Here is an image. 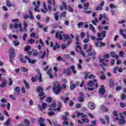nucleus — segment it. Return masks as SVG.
I'll return each instance as SVG.
<instances>
[{"mask_svg": "<svg viewBox=\"0 0 126 126\" xmlns=\"http://www.w3.org/2000/svg\"><path fill=\"white\" fill-rule=\"evenodd\" d=\"M63 37L64 42L67 40L68 44L70 43V38L68 35L64 34L63 32H57L56 34V38H58L60 40H63Z\"/></svg>", "mask_w": 126, "mask_h": 126, "instance_id": "f257e3e1", "label": "nucleus"}, {"mask_svg": "<svg viewBox=\"0 0 126 126\" xmlns=\"http://www.w3.org/2000/svg\"><path fill=\"white\" fill-rule=\"evenodd\" d=\"M54 84L53 92L55 93L56 95H58L62 91V87L58 82H55Z\"/></svg>", "mask_w": 126, "mask_h": 126, "instance_id": "f03ea898", "label": "nucleus"}, {"mask_svg": "<svg viewBox=\"0 0 126 126\" xmlns=\"http://www.w3.org/2000/svg\"><path fill=\"white\" fill-rule=\"evenodd\" d=\"M14 28L15 29H17L19 28V31L20 32H22V24L21 23H15L11 24L10 25V29H13Z\"/></svg>", "mask_w": 126, "mask_h": 126, "instance_id": "7ed1b4c3", "label": "nucleus"}, {"mask_svg": "<svg viewBox=\"0 0 126 126\" xmlns=\"http://www.w3.org/2000/svg\"><path fill=\"white\" fill-rule=\"evenodd\" d=\"M57 107V104L56 102L53 101L52 104L50 105L49 108L48 109L49 111H52L54 110L55 111H60L61 110V107H59L58 108H55Z\"/></svg>", "mask_w": 126, "mask_h": 126, "instance_id": "20e7f679", "label": "nucleus"}, {"mask_svg": "<svg viewBox=\"0 0 126 126\" xmlns=\"http://www.w3.org/2000/svg\"><path fill=\"white\" fill-rule=\"evenodd\" d=\"M87 86L88 87H93V86H95L96 88L98 87L97 80H94V81H89L87 83Z\"/></svg>", "mask_w": 126, "mask_h": 126, "instance_id": "39448f33", "label": "nucleus"}, {"mask_svg": "<svg viewBox=\"0 0 126 126\" xmlns=\"http://www.w3.org/2000/svg\"><path fill=\"white\" fill-rule=\"evenodd\" d=\"M37 91H38L39 93V96L40 100H43L44 98H45V93L43 92V89L41 87H38L37 89Z\"/></svg>", "mask_w": 126, "mask_h": 126, "instance_id": "423d86ee", "label": "nucleus"}, {"mask_svg": "<svg viewBox=\"0 0 126 126\" xmlns=\"http://www.w3.org/2000/svg\"><path fill=\"white\" fill-rule=\"evenodd\" d=\"M10 55V62L12 63L13 62V58H15V51L14 48H11L9 50Z\"/></svg>", "mask_w": 126, "mask_h": 126, "instance_id": "0eeeda50", "label": "nucleus"}, {"mask_svg": "<svg viewBox=\"0 0 126 126\" xmlns=\"http://www.w3.org/2000/svg\"><path fill=\"white\" fill-rule=\"evenodd\" d=\"M98 38H96L97 41H102L103 40V38L104 37H106V32H98L97 33Z\"/></svg>", "mask_w": 126, "mask_h": 126, "instance_id": "6e6552de", "label": "nucleus"}, {"mask_svg": "<svg viewBox=\"0 0 126 126\" xmlns=\"http://www.w3.org/2000/svg\"><path fill=\"white\" fill-rule=\"evenodd\" d=\"M87 78H89V79L96 78V76L93 74H90V73H89V72H87L85 74V79H87Z\"/></svg>", "mask_w": 126, "mask_h": 126, "instance_id": "1a4fd4ad", "label": "nucleus"}, {"mask_svg": "<svg viewBox=\"0 0 126 126\" xmlns=\"http://www.w3.org/2000/svg\"><path fill=\"white\" fill-rule=\"evenodd\" d=\"M37 5L36 4V2L33 1L32 2V4H33V5H35V7H34V11H36L37 12H39L40 11V10H39L38 9L40 7V1H37Z\"/></svg>", "mask_w": 126, "mask_h": 126, "instance_id": "9d476101", "label": "nucleus"}, {"mask_svg": "<svg viewBox=\"0 0 126 126\" xmlns=\"http://www.w3.org/2000/svg\"><path fill=\"white\" fill-rule=\"evenodd\" d=\"M88 106L89 109L92 110H95V108H96V105H95V104L92 101L89 102Z\"/></svg>", "mask_w": 126, "mask_h": 126, "instance_id": "9b49d317", "label": "nucleus"}, {"mask_svg": "<svg viewBox=\"0 0 126 126\" xmlns=\"http://www.w3.org/2000/svg\"><path fill=\"white\" fill-rule=\"evenodd\" d=\"M99 62L100 63V64H99L100 66H104L107 65L106 63L108 62V60L105 59H99Z\"/></svg>", "mask_w": 126, "mask_h": 126, "instance_id": "f8f14e48", "label": "nucleus"}, {"mask_svg": "<svg viewBox=\"0 0 126 126\" xmlns=\"http://www.w3.org/2000/svg\"><path fill=\"white\" fill-rule=\"evenodd\" d=\"M119 116L121 118V119L119 120V124H126V121L125 120V117L123 116L122 113H119Z\"/></svg>", "mask_w": 126, "mask_h": 126, "instance_id": "ddd939ff", "label": "nucleus"}, {"mask_svg": "<svg viewBox=\"0 0 126 126\" xmlns=\"http://www.w3.org/2000/svg\"><path fill=\"white\" fill-rule=\"evenodd\" d=\"M63 72L64 74H67V75H70V74H71V72H70V70H69V68H63Z\"/></svg>", "mask_w": 126, "mask_h": 126, "instance_id": "4468645a", "label": "nucleus"}, {"mask_svg": "<svg viewBox=\"0 0 126 126\" xmlns=\"http://www.w3.org/2000/svg\"><path fill=\"white\" fill-rule=\"evenodd\" d=\"M39 110L43 111V110H45L46 108H47V103H42V106L39 105Z\"/></svg>", "mask_w": 126, "mask_h": 126, "instance_id": "2eb2a0df", "label": "nucleus"}, {"mask_svg": "<svg viewBox=\"0 0 126 126\" xmlns=\"http://www.w3.org/2000/svg\"><path fill=\"white\" fill-rule=\"evenodd\" d=\"M99 92L100 94L103 95V94H105V86H101V88L99 90Z\"/></svg>", "mask_w": 126, "mask_h": 126, "instance_id": "dca6fc26", "label": "nucleus"}, {"mask_svg": "<svg viewBox=\"0 0 126 126\" xmlns=\"http://www.w3.org/2000/svg\"><path fill=\"white\" fill-rule=\"evenodd\" d=\"M95 45L96 47L101 48V47H104L106 46V43L104 42H96L95 43Z\"/></svg>", "mask_w": 126, "mask_h": 126, "instance_id": "f3484780", "label": "nucleus"}, {"mask_svg": "<svg viewBox=\"0 0 126 126\" xmlns=\"http://www.w3.org/2000/svg\"><path fill=\"white\" fill-rule=\"evenodd\" d=\"M41 11L43 12V13H47V11H48V8H47V6L45 3H43V9L41 8Z\"/></svg>", "mask_w": 126, "mask_h": 126, "instance_id": "a211bd4d", "label": "nucleus"}, {"mask_svg": "<svg viewBox=\"0 0 126 126\" xmlns=\"http://www.w3.org/2000/svg\"><path fill=\"white\" fill-rule=\"evenodd\" d=\"M25 59L27 60L30 63H34L36 62L35 60H31V58H28V57L27 56H26L25 57Z\"/></svg>", "mask_w": 126, "mask_h": 126, "instance_id": "6ab92c4d", "label": "nucleus"}, {"mask_svg": "<svg viewBox=\"0 0 126 126\" xmlns=\"http://www.w3.org/2000/svg\"><path fill=\"white\" fill-rule=\"evenodd\" d=\"M88 9V7H85L84 13H86L87 14H91L92 13V10L87 11Z\"/></svg>", "mask_w": 126, "mask_h": 126, "instance_id": "aec40b11", "label": "nucleus"}, {"mask_svg": "<svg viewBox=\"0 0 126 126\" xmlns=\"http://www.w3.org/2000/svg\"><path fill=\"white\" fill-rule=\"evenodd\" d=\"M66 15V11L63 12L60 14V19H62L63 17V18H65Z\"/></svg>", "mask_w": 126, "mask_h": 126, "instance_id": "412c9836", "label": "nucleus"}, {"mask_svg": "<svg viewBox=\"0 0 126 126\" xmlns=\"http://www.w3.org/2000/svg\"><path fill=\"white\" fill-rule=\"evenodd\" d=\"M31 38H36V39H38L39 38V35H36V34L34 32H32L30 35Z\"/></svg>", "mask_w": 126, "mask_h": 126, "instance_id": "4be33fe9", "label": "nucleus"}, {"mask_svg": "<svg viewBox=\"0 0 126 126\" xmlns=\"http://www.w3.org/2000/svg\"><path fill=\"white\" fill-rule=\"evenodd\" d=\"M91 52V47L86 51V53H88L89 56H94L95 55V52L93 53H90Z\"/></svg>", "mask_w": 126, "mask_h": 126, "instance_id": "5701e85b", "label": "nucleus"}, {"mask_svg": "<svg viewBox=\"0 0 126 126\" xmlns=\"http://www.w3.org/2000/svg\"><path fill=\"white\" fill-rule=\"evenodd\" d=\"M39 125L40 126H45V124H44V119L42 118L39 119Z\"/></svg>", "mask_w": 126, "mask_h": 126, "instance_id": "b1692460", "label": "nucleus"}, {"mask_svg": "<svg viewBox=\"0 0 126 126\" xmlns=\"http://www.w3.org/2000/svg\"><path fill=\"white\" fill-rule=\"evenodd\" d=\"M7 82V80H3L1 85H0V87H4L5 85H6V83Z\"/></svg>", "mask_w": 126, "mask_h": 126, "instance_id": "393cba45", "label": "nucleus"}, {"mask_svg": "<svg viewBox=\"0 0 126 126\" xmlns=\"http://www.w3.org/2000/svg\"><path fill=\"white\" fill-rule=\"evenodd\" d=\"M29 17L30 19L33 20L34 19V16H33V13H32V11H31V10H29Z\"/></svg>", "mask_w": 126, "mask_h": 126, "instance_id": "a878e982", "label": "nucleus"}, {"mask_svg": "<svg viewBox=\"0 0 126 126\" xmlns=\"http://www.w3.org/2000/svg\"><path fill=\"white\" fill-rule=\"evenodd\" d=\"M48 75H49L50 78H53V74H52V69H49L47 72Z\"/></svg>", "mask_w": 126, "mask_h": 126, "instance_id": "bb28decb", "label": "nucleus"}, {"mask_svg": "<svg viewBox=\"0 0 126 126\" xmlns=\"http://www.w3.org/2000/svg\"><path fill=\"white\" fill-rule=\"evenodd\" d=\"M20 70L23 72H27L28 71V69L26 67H21L20 68Z\"/></svg>", "mask_w": 126, "mask_h": 126, "instance_id": "cd10ccee", "label": "nucleus"}, {"mask_svg": "<svg viewBox=\"0 0 126 126\" xmlns=\"http://www.w3.org/2000/svg\"><path fill=\"white\" fill-rule=\"evenodd\" d=\"M101 109L103 111V112H108L109 111V109L108 108H107L106 106H104L103 105L101 106Z\"/></svg>", "mask_w": 126, "mask_h": 126, "instance_id": "c85d7f7f", "label": "nucleus"}, {"mask_svg": "<svg viewBox=\"0 0 126 126\" xmlns=\"http://www.w3.org/2000/svg\"><path fill=\"white\" fill-rule=\"evenodd\" d=\"M23 25H24V31L25 32H27V29L26 28L28 26V25L26 22H24Z\"/></svg>", "mask_w": 126, "mask_h": 126, "instance_id": "c756f323", "label": "nucleus"}, {"mask_svg": "<svg viewBox=\"0 0 126 126\" xmlns=\"http://www.w3.org/2000/svg\"><path fill=\"white\" fill-rule=\"evenodd\" d=\"M62 4L64 9H65V10H67V6H66V3L65 1H63Z\"/></svg>", "mask_w": 126, "mask_h": 126, "instance_id": "7c9ffc66", "label": "nucleus"}, {"mask_svg": "<svg viewBox=\"0 0 126 126\" xmlns=\"http://www.w3.org/2000/svg\"><path fill=\"white\" fill-rule=\"evenodd\" d=\"M70 68L72 70V72L74 74L76 73V70H75V67L74 65L70 66Z\"/></svg>", "mask_w": 126, "mask_h": 126, "instance_id": "2f4dec72", "label": "nucleus"}, {"mask_svg": "<svg viewBox=\"0 0 126 126\" xmlns=\"http://www.w3.org/2000/svg\"><path fill=\"white\" fill-rule=\"evenodd\" d=\"M24 83L25 85V86L27 89H29L30 88V86H29V84H28V82L26 81V80H24Z\"/></svg>", "mask_w": 126, "mask_h": 126, "instance_id": "473e14b6", "label": "nucleus"}, {"mask_svg": "<svg viewBox=\"0 0 126 126\" xmlns=\"http://www.w3.org/2000/svg\"><path fill=\"white\" fill-rule=\"evenodd\" d=\"M28 43H29V44H34V43H35V40L32 39V38H30V39H29Z\"/></svg>", "mask_w": 126, "mask_h": 126, "instance_id": "72a5a7b5", "label": "nucleus"}, {"mask_svg": "<svg viewBox=\"0 0 126 126\" xmlns=\"http://www.w3.org/2000/svg\"><path fill=\"white\" fill-rule=\"evenodd\" d=\"M7 28V25L6 24V23H3L2 25V28L3 30H6Z\"/></svg>", "mask_w": 126, "mask_h": 126, "instance_id": "f704fd0d", "label": "nucleus"}, {"mask_svg": "<svg viewBox=\"0 0 126 126\" xmlns=\"http://www.w3.org/2000/svg\"><path fill=\"white\" fill-rule=\"evenodd\" d=\"M10 121H11V120L10 119H7L6 120L5 123L4 124V126H9V124L10 123Z\"/></svg>", "mask_w": 126, "mask_h": 126, "instance_id": "c9c22d12", "label": "nucleus"}, {"mask_svg": "<svg viewBox=\"0 0 126 126\" xmlns=\"http://www.w3.org/2000/svg\"><path fill=\"white\" fill-rule=\"evenodd\" d=\"M54 70L55 71L54 75L55 76H57V72H58V70H59V69L58 68V67L57 66L54 67Z\"/></svg>", "mask_w": 126, "mask_h": 126, "instance_id": "e433bc0d", "label": "nucleus"}, {"mask_svg": "<svg viewBox=\"0 0 126 126\" xmlns=\"http://www.w3.org/2000/svg\"><path fill=\"white\" fill-rule=\"evenodd\" d=\"M6 4L8 7H11V6H12V4H11V2L9 1H7Z\"/></svg>", "mask_w": 126, "mask_h": 126, "instance_id": "4c0bfd02", "label": "nucleus"}, {"mask_svg": "<svg viewBox=\"0 0 126 126\" xmlns=\"http://www.w3.org/2000/svg\"><path fill=\"white\" fill-rule=\"evenodd\" d=\"M68 11H70V12H73V8L71 7V6H70V5H68Z\"/></svg>", "mask_w": 126, "mask_h": 126, "instance_id": "58836bf2", "label": "nucleus"}, {"mask_svg": "<svg viewBox=\"0 0 126 126\" xmlns=\"http://www.w3.org/2000/svg\"><path fill=\"white\" fill-rule=\"evenodd\" d=\"M120 34L122 35L124 39H126V32H121Z\"/></svg>", "mask_w": 126, "mask_h": 126, "instance_id": "ea45409f", "label": "nucleus"}, {"mask_svg": "<svg viewBox=\"0 0 126 126\" xmlns=\"http://www.w3.org/2000/svg\"><path fill=\"white\" fill-rule=\"evenodd\" d=\"M62 100H63L64 101V103H67V101H68L69 100V98L68 97H65V99L63 98V97L61 98Z\"/></svg>", "mask_w": 126, "mask_h": 126, "instance_id": "a19ab883", "label": "nucleus"}, {"mask_svg": "<svg viewBox=\"0 0 126 126\" xmlns=\"http://www.w3.org/2000/svg\"><path fill=\"white\" fill-rule=\"evenodd\" d=\"M76 114H77L76 115V118H78L79 117H80V116H82V113H80V112H79L78 111H75Z\"/></svg>", "mask_w": 126, "mask_h": 126, "instance_id": "79ce46f5", "label": "nucleus"}, {"mask_svg": "<svg viewBox=\"0 0 126 126\" xmlns=\"http://www.w3.org/2000/svg\"><path fill=\"white\" fill-rule=\"evenodd\" d=\"M8 37L10 38H14V39H17V36L16 35H8Z\"/></svg>", "mask_w": 126, "mask_h": 126, "instance_id": "37998d69", "label": "nucleus"}, {"mask_svg": "<svg viewBox=\"0 0 126 126\" xmlns=\"http://www.w3.org/2000/svg\"><path fill=\"white\" fill-rule=\"evenodd\" d=\"M110 8H117V5L114 4H109Z\"/></svg>", "mask_w": 126, "mask_h": 126, "instance_id": "c03bdc74", "label": "nucleus"}, {"mask_svg": "<svg viewBox=\"0 0 126 126\" xmlns=\"http://www.w3.org/2000/svg\"><path fill=\"white\" fill-rule=\"evenodd\" d=\"M96 10L99 11V10H102L103 9V7L98 5L95 8Z\"/></svg>", "mask_w": 126, "mask_h": 126, "instance_id": "a18cd8bd", "label": "nucleus"}, {"mask_svg": "<svg viewBox=\"0 0 126 126\" xmlns=\"http://www.w3.org/2000/svg\"><path fill=\"white\" fill-rule=\"evenodd\" d=\"M78 28H81L83 26V22H79L77 24Z\"/></svg>", "mask_w": 126, "mask_h": 126, "instance_id": "49530a36", "label": "nucleus"}, {"mask_svg": "<svg viewBox=\"0 0 126 126\" xmlns=\"http://www.w3.org/2000/svg\"><path fill=\"white\" fill-rule=\"evenodd\" d=\"M90 29L92 30V31H95V28L92 24H90Z\"/></svg>", "mask_w": 126, "mask_h": 126, "instance_id": "de8ad7c7", "label": "nucleus"}, {"mask_svg": "<svg viewBox=\"0 0 126 126\" xmlns=\"http://www.w3.org/2000/svg\"><path fill=\"white\" fill-rule=\"evenodd\" d=\"M57 48H59V43H56V44L53 46V50L56 51Z\"/></svg>", "mask_w": 126, "mask_h": 126, "instance_id": "09e8293b", "label": "nucleus"}, {"mask_svg": "<svg viewBox=\"0 0 126 126\" xmlns=\"http://www.w3.org/2000/svg\"><path fill=\"white\" fill-rule=\"evenodd\" d=\"M82 122H84V123H86L87 124L89 122V119L87 118H84V119H82Z\"/></svg>", "mask_w": 126, "mask_h": 126, "instance_id": "8fccbe9b", "label": "nucleus"}, {"mask_svg": "<svg viewBox=\"0 0 126 126\" xmlns=\"http://www.w3.org/2000/svg\"><path fill=\"white\" fill-rule=\"evenodd\" d=\"M24 124H25V125H26L27 126H29L30 125V122H29V121L25 119L24 120Z\"/></svg>", "mask_w": 126, "mask_h": 126, "instance_id": "3c124183", "label": "nucleus"}, {"mask_svg": "<svg viewBox=\"0 0 126 126\" xmlns=\"http://www.w3.org/2000/svg\"><path fill=\"white\" fill-rule=\"evenodd\" d=\"M48 116L52 117V116H54L55 115V113L53 111H50L47 113Z\"/></svg>", "mask_w": 126, "mask_h": 126, "instance_id": "603ef678", "label": "nucleus"}, {"mask_svg": "<svg viewBox=\"0 0 126 126\" xmlns=\"http://www.w3.org/2000/svg\"><path fill=\"white\" fill-rule=\"evenodd\" d=\"M14 90H15V92H17L18 93V92H19V91H20V87H16V88H15Z\"/></svg>", "mask_w": 126, "mask_h": 126, "instance_id": "864d4df0", "label": "nucleus"}, {"mask_svg": "<svg viewBox=\"0 0 126 126\" xmlns=\"http://www.w3.org/2000/svg\"><path fill=\"white\" fill-rule=\"evenodd\" d=\"M114 86V81L112 79L110 80V87H113Z\"/></svg>", "mask_w": 126, "mask_h": 126, "instance_id": "5fc2aeb1", "label": "nucleus"}, {"mask_svg": "<svg viewBox=\"0 0 126 126\" xmlns=\"http://www.w3.org/2000/svg\"><path fill=\"white\" fill-rule=\"evenodd\" d=\"M13 43L14 44V46L15 47H16V46H18V45H19V42H17V41H16V40L13 41Z\"/></svg>", "mask_w": 126, "mask_h": 126, "instance_id": "6e6d98bb", "label": "nucleus"}, {"mask_svg": "<svg viewBox=\"0 0 126 126\" xmlns=\"http://www.w3.org/2000/svg\"><path fill=\"white\" fill-rule=\"evenodd\" d=\"M76 88V86L75 84H73L70 86L71 90H73Z\"/></svg>", "mask_w": 126, "mask_h": 126, "instance_id": "4d7b16f0", "label": "nucleus"}, {"mask_svg": "<svg viewBox=\"0 0 126 126\" xmlns=\"http://www.w3.org/2000/svg\"><path fill=\"white\" fill-rule=\"evenodd\" d=\"M124 55H125V52L123 51H121L119 52V56L120 57H124Z\"/></svg>", "mask_w": 126, "mask_h": 126, "instance_id": "13d9d810", "label": "nucleus"}, {"mask_svg": "<svg viewBox=\"0 0 126 126\" xmlns=\"http://www.w3.org/2000/svg\"><path fill=\"white\" fill-rule=\"evenodd\" d=\"M67 45H64V44H62L61 45V47L63 49V50H65V49H66V48H67Z\"/></svg>", "mask_w": 126, "mask_h": 126, "instance_id": "bf43d9fd", "label": "nucleus"}, {"mask_svg": "<svg viewBox=\"0 0 126 126\" xmlns=\"http://www.w3.org/2000/svg\"><path fill=\"white\" fill-rule=\"evenodd\" d=\"M119 68V66H116L113 70L114 73H117V71H118V69Z\"/></svg>", "mask_w": 126, "mask_h": 126, "instance_id": "052dcab7", "label": "nucleus"}, {"mask_svg": "<svg viewBox=\"0 0 126 126\" xmlns=\"http://www.w3.org/2000/svg\"><path fill=\"white\" fill-rule=\"evenodd\" d=\"M46 57V51H44L42 55L40 56V59H44Z\"/></svg>", "mask_w": 126, "mask_h": 126, "instance_id": "680f3d73", "label": "nucleus"}, {"mask_svg": "<svg viewBox=\"0 0 126 126\" xmlns=\"http://www.w3.org/2000/svg\"><path fill=\"white\" fill-rule=\"evenodd\" d=\"M12 22H15V23H18L19 22V20L18 19L12 20Z\"/></svg>", "mask_w": 126, "mask_h": 126, "instance_id": "e2e57ef3", "label": "nucleus"}, {"mask_svg": "<svg viewBox=\"0 0 126 126\" xmlns=\"http://www.w3.org/2000/svg\"><path fill=\"white\" fill-rule=\"evenodd\" d=\"M110 55L111 56V57L113 58V59H114L115 56H116V54L114 52H111L110 53Z\"/></svg>", "mask_w": 126, "mask_h": 126, "instance_id": "0e129e2a", "label": "nucleus"}, {"mask_svg": "<svg viewBox=\"0 0 126 126\" xmlns=\"http://www.w3.org/2000/svg\"><path fill=\"white\" fill-rule=\"evenodd\" d=\"M104 19H106L107 21H109V18H108V16H106V13H104V16H103Z\"/></svg>", "mask_w": 126, "mask_h": 126, "instance_id": "69168bd1", "label": "nucleus"}, {"mask_svg": "<svg viewBox=\"0 0 126 126\" xmlns=\"http://www.w3.org/2000/svg\"><path fill=\"white\" fill-rule=\"evenodd\" d=\"M9 97L12 99V100H15V96L13 94H10Z\"/></svg>", "mask_w": 126, "mask_h": 126, "instance_id": "338daca9", "label": "nucleus"}, {"mask_svg": "<svg viewBox=\"0 0 126 126\" xmlns=\"http://www.w3.org/2000/svg\"><path fill=\"white\" fill-rule=\"evenodd\" d=\"M52 6L51 5H48L47 11H52Z\"/></svg>", "mask_w": 126, "mask_h": 126, "instance_id": "774afa93", "label": "nucleus"}]
</instances>
